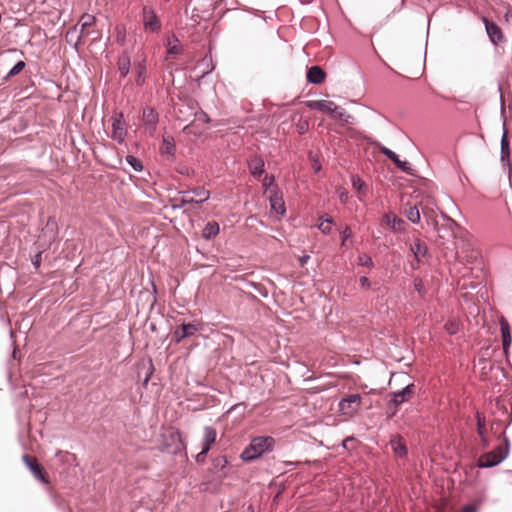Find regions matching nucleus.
<instances>
[{"label":"nucleus","instance_id":"55","mask_svg":"<svg viewBox=\"0 0 512 512\" xmlns=\"http://www.w3.org/2000/svg\"><path fill=\"white\" fill-rule=\"evenodd\" d=\"M456 257H457V259H459L460 261H462L461 256L459 255V253H458V252L456 253Z\"/></svg>","mask_w":512,"mask_h":512},{"label":"nucleus","instance_id":"10","mask_svg":"<svg viewBox=\"0 0 512 512\" xmlns=\"http://www.w3.org/2000/svg\"><path fill=\"white\" fill-rule=\"evenodd\" d=\"M414 392H415V385L408 384L402 390H400L398 392H394L392 394V398H391L390 402L393 403L395 406L400 405V404L408 401L413 396Z\"/></svg>","mask_w":512,"mask_h":512},{"label":"nucleus","instance_id":"45","mask_svg":"<svg viewBox=\"0 0 512 512\" xmlns=\"http://www.w3.org/2000/svg\"><path fill=\"white\" fill-rule=\"evenodd\" d=\"M196 117L199 121H202V122L208 123L210 121L209 117L204 112H200V113L196 114Z\"/></svg>","mask_w":512,"mask_h":512},{"label":"nucleus","instance_id":"32","mask_svg":"<svg viewBox=\"0 0 512 512\" xmlns=\"http://www.w3.org/2000/svg\"><path fill=\"white\" fill-rule=\"evenodd\" d=\"M95 22V17L93 15L85 14L82 16L80 23H81V33L83 34L84 31L92 26Z\"/></svg>","mask_w":512,"mask_h":512},{"label":"nucleus","instance_id":"4","mask_svg":"<svg viewBox=\"0 0 512 512\" xmlns=\"http://www.w3.org/2000/svg\"><path fill=\"white\" fill-rule=\"evenodd\" d=\"M361 396L359 394H351L343 398L339 402V409L343 415L352 416L360 408Z\"/></svg>","mask_w":512,"mask_h":512},{"label":"nucleus","instance_id":"31","mask_svg":"<svg viewBox=\"0 0 512 512\" xmlns=\"http://www.w3.org/2000/svg\"><path fill=\"white\" fill-rule=\"evenodd\" d=\"M174 151V140L172 137H163L161 152L164 154H172Z\"/></svg>","mask_w":512,"mask_h":512},{"label":"nucleus","instance_id":"5","mask_svg":"<svg viewBox=\"0 0 512 512\" xmlns=\"http://www.w3.org/2000/svg\"><path fill=\"white\" fill-rule=\"evenodd\" d=\"M199 330L200 326L198 323H183L175 329L173 339L179 343L184 338L194 336Z\"/></svg>","mask_w":512,"mask_h":512},{"label":"nucleus","instance_id":"39","mask_svg":"<svg viewBox=\"0 0 512 512\" xmlns=\"http://www.w3.org/2000/svg\"><path fill=\"white\" fill-rule=\"evenodd\" d=\"M358 264L366 267H372L373 261L370 256L363 254L358 257Z\"/></svg>","mask_w":512,"mask_h":512},{"label":"nucleus","instance_id":"26","mask_svg":"<svg viewBox=\"0 0 512 512\" xmlns=\"http://www.w3.org/2000/svg\"><path fill=\"white\" fill-rule=\"evenodd\" d=\"M220 231L219 224L217 222H208L203 229V237L205 239H212L218 235Z\"/></svg>","mask_w":512,"mask_h":512},{"label":"nucleus","instance_id":"7","mask_svg":"<svg viewBox=\"0 0 512 512\" xmlns=\"http://www.w3.org/2000/svg\"><path fill=\"white\" fill-rule=\"evenodd\" d=\"M457 227L456 222L452 219L447 218L442 224H435V229L438 235V238L442 240L441 244H444L445 241H448L450 238L454 237V230Z\"/></svg>","mask_w":512,"mask_h":512},{"label":"nucleus","instance_id":"28","mask_svg":"<svg viewBox=\"0 0 512 512\" xmlns=\"http://www.w3.org/2000/svg\"><path fill=\"white\" fill-rule=\"evenodd\" d=\"M352 186L358 192L359 199L362 200V197L368 191L367 185L358 176H353L352 177Z\"/></svg>","mask_w":512,"mask_h":512},{"label":"nucleus","instance_id":"42","mask_svg":"<svg viewBox=\"0 0 512 512\" xmlns=\"http://www.w3.org/2000/svg\"><path fill=\"white\" fill-rule=\"evenodd\" d=\"M351 230L348 226H346L342 232H341V236H342V245H346V242L347 240L351 237Z\"/></svg>","mask_w":512,"mask_h":512},{"label":"nucleus","instance_id":"11","mask_svg":"<svg viewBox=\"0 0 512 512\" xmlns=\"http://www.w3.org/2000/svg\"><path fill=\"white\" fill-rule=\"evenodd\" d=\"M306 106L310 109L318 110L332 115L336 109V103L329 100H311L307 101Z\"/></svg>","mask_w":512,"mask_h":512},{"label":"nucleus","instance_id":"15","mask_svg":"<svg viewBox=\"0 0 512 512\" xmlns=\"http://www.w3.org/2000/svg\"><path fill=\"white\" fill-rule=\"evenodd\" d=\"M217 432L213 427L206 426L204 428V436L202 440V454H207L211 445L216 441Z\"/></svg>","mask_w":512,"mask_h":512},{"label":"nucleus","instance_id":"27","mask_svg":"<svg viewBox=\"0 0 512 512\" xmlns=\"http://www.w3.org/2000/svg\"><path fill=\"white\" fill-rule=\"evenodd\" d=\"M191 193L192 192H190V191L183 192L182 197L179 199V203L174 204L173 209H181V208H184L188 204H198L196 202V201H198V199H195L193 196H191Z\"/></svg>","mask_w":512,"mask_h":512},{"label":"nucleus","instance_id":"50","mask_svg":"<svg viewBox=\"0 0 512 512\" xmlns=\"http://www.w3.org/2000/svg\"><path fill=\"white\" fill-rule=\"evenodd\" d=\"M354 439L352 437H348L343 441V446L347 448L349 446V442H352Z\"/></svg>","mask_w":512,"mask_h":512},{"label":"nucleus","instance_id":"37","mask_svg":"<svg viewBox=\"0 0 512 512\" xmlns=\"http://www.w3.org/2000/svg\"><path fill=\"white\" fill-rule=\"evenodd\" d=\"M332 223L333 220L331 218H327L318 225V228L322 233L329 234L331 232Z\"/></svg>","mask_w":512,"mask_h":512},{"label":"nucleus","instance_id":"19","mask_svg":"<svg viewBox=\"0 0 512 512\" xmlns=\"http://www.w3.org/2000/svg\"><path fill=\"white\" fill-rule=\"evenodd\" d=\"M325 79V72L319 66H312L307 71V80L313 84H320Z\"/></svg>","mask_w":512,"mask_h":512},{"label":"nucleus","instance_id":"29","mask_svg":"<svg viewBox=\"0 0 512 512\" xmlns=\"http://www.w3.org/2000/svg\"><path fill=\"white\" fill-rule=\"evenodd\" d=\"M405 215L409 221H411L413 224H418L420 222V212L416 205L409 206L405 209Z\"/></svg>","mask_w":512,"mask_h":512},{"label":"nucleus","instance_id":"22","mask_svg":"<svg viewBox=\"0 0 512 512\" xmlns=\"http://www.w3.org/2000/svg\"><path fill=\"white\" fill-rule=\"evenodd\" d=\"M509 156H510V146L507 131L504 130V133L501 138V162L503 165L509 166Z\"/></svg>","mask_w":512,"mask_h":512},{"label":"nucleus","instance_id":"18","mask_svg":"<svg viewBox=\"0 0 512 512\" xmlns=\"http://www.w3.org/2000/svg\"><path fill=\"white\" fill-rule=\"evenodd\" d=\"M390 446L397 457H403L407 453L405 442L399 435H395L391 438Z\"/></svg>","mask_w":512,"mask_h":512},{"label":"nucleus","instance_id":"41","mask_svg":"<svg viewBox=\"0 0 512 512\" xmlns=\"http://www.w3.org/2000/svg\"><path fill=\"white\" fill-rule=\"evenodd\" d=\"M274 183V178L272 176H265L264 179H263V186L265 187V190L266 191H274L273 189H271V186L273 185Z\"/></svg>","mask_w":512,"mask_h":512},{"label":"nucleus","instance_id":"6","mask_svg":"<svg viewBox=\"0 0 512 512\" xmlns=\"http://www.w3.org/2000/svg\"><path fill=\"white\" fill-rule=\"evenodd\" d=\"M142 16L143 25L146 31L157 32L160 30V21L152 8L144 7L142 11Z\"/></svg>","mask_w":512,"mask_h":512},{"label":"nucleus","instance_id":"48","mask_svg":"<svg viewBox=\"0 0 512 512\" xmlns=\"http://www.w3.org/2000/svg\"><path fill=\"white\" fill-rule=\"evenodd\" d=\"M309 258V255H303L302 257H300L299 262L301 266H304L308 262Z\"/></svg>","mask_w":512,"mask_h":512},{"label":"nucleus","instance_id":"8","mask_svg":"<svg viewBox=\"0 0 512 512\" xmlns=\"http://www.w3.org/2000/svg\"><path fill=\"white\" fill-rule=\"evenodd\" d=\"M158 123V114L152 108H145L143 110V127L146 133L154 135Z\"/></svg>","mask_w":512,"mask_h":512},{"label":"nucleus","instance_id":"1","mask_svg":"<svg viewBox=\"0 0 512 512\" xmlns=\"http://www.w3.org/2000/svg\"><path fill=\"white\" fill-rule=\"evenodd\" d=\"M273 445L274 439L270 436L255 437L250 445L241 453V458L244 461H252L271 450Z\"/></svg>","mask_w":512,"mask_h":512},{"label":"nucleus","instance_id":"40","mask_svg":"<svg viewBox=\"0 0 512 512\" xmlns=\"http://www.w3.org/2000/svg\"><path fill=\"white\" fill-rule=\"evenodd\" d=\"M477 431L480 437H483L485 431V422L484 418L481 417L479 413H477Z\"/></svg>","mask_w":512,"mask_h":512},{"label":"nucleus","instance_id":"13","mask_svg":"<svg viewBox=\"0 0 512 512\" xmlns=\"http://www.w3.org/2000/svg\"><path fill=\"white\" fill-rule=\"evenodd\" d=\"M486 32L493 44H498L503 40V34L499 26L495 23L490 22L488 19H484Z\"/></svg>","mask_w":512,"mask_h":512},{"label":"nucleus","instance_id":"33","mask_svg":"<svg viewBox=\"0 0 512 512\" xmlns=\"http://www.w3.org/2000/svg\"><path fill=\"white\" fill-rule=\"evenodd\" d=\"M192 194H194L196 197H198L197 203H203L207 201L210 197L209 191L203 189V188H197L191 191Z\"/></svg>","mask_w":512,"mask_h":512},{"label":"nucleus","instance_id":"54","mask_svg":"<svg viewBox=\"0 0 512 512\" xmlns=\"http://www.w3.org/2000/svg\"><path fill=\"white\" fill-rule=\"evenodd\" d=\"M313 167L316 172L320 170V165L317 162L314 163Z\"/></svg>","mask_w":512,"mask_h":512},{"label":"nucleus","instance_id":"17","mask_svg":"<svg viewBox=\"0 0 512 512\" xmlns=\"http://www.w3.org/2000/svg\"><path fill=\"white\" fill-rule=\"evenodd\" d=\"M164 44L169 55H179L183 51V47L180 45L178 38L173 34L167 36Z\"/></svg>","mask_w":512,"mask_h":512},{"label":"nucleus","instance_id":"34","mask_svg":"<svg viewBox=\"0 0 512 512\" xmlns=\"http://www.w3.org/2000/svg\"><path fill=\"white\" fill-rule=\"evenodd\" d=\"M136 69H137V77H136V83L138 85H141L143 84L144 82V77H145V65L143 62H140L136 65Z\"/></svg>","mask_w":512,"mask_h":512},{"label":"nucleus","instance_id":"20","mask_svg":"<svg viewBox=\"0 0 512 512\" xmlns=\"http://www.w3.org/2000/svg\"><path fill=\"white\" fill-rule=\"evenodd\" d=\"M117 65L121 77H126L131 66L130 55L127 52H123L118 58Z\"/></svg>","mask_w":512,"mask_h":512},{"label":"nucleus","instance_id":"36","mask_svg":"<svg viewBox=\"0 0 512 512\" xmlns=\"http://www.w3.org/2000/svg\"><path fill=\"white\" fill-rule=\"evenodd\" d=\"M25 67V63L23 61H19L17 62L12 68L11 70L8 72L7 74V78H10V77H13L17 74H19Z\"/></svg>","mask_w":512,"mask_h":512},{"label":"nucleus","instance_id":"23","mask_svg":"<svg viewBox=\"0 0 512 512\" xmlns=\"http://www.w3.org/2000/svg\"><path fill=\"white\" fill-rule=\"evenodd\" d=\"M331 117L340 120L346 124H353L354 117L346 112V110L336 104V109L333 111Z\"/></svg>","mask_w":512,"mask_h":512},{"label":"nucleus","instance_id":"52","mask_svg":"<svg viewBox=\"0 0 512 512\" xmlns=\"http://www.w3.org/2000/svg\"><path fill=\"white\" fill-rule=\"evenodd\" d=\"M481 441L484 448L488 446V441L485 437V434L483 435V437H481Z\"/></svg>","mask_w":512,"mask_h":512},{"label":"nucleus","instance_id":"49","mask_svg":"<svg viewBox=\"0 0 512 512\" xmlns=\"http://www.w3.org/2000/svg\"><path fill=\"white\" fill-rule=\"evenodd\" d=\"M117 41L123 45L125 42V35L121 32H118Z\"/></svg>","mask_w":512,"mask_h":512},{"label":"nucleus","instance_id":"30","mask_svg":"<svg viewBox=\"0 0 512 512\" xmlns=\"http://www.w3.org/2000/svg\"><path fill=\"white\" fill-rule=\"evenodd\" d=\"M411 251L418 261L420 257L427 253V246L423 242L418 241L411 246Z\"/></svg>","mask_w":512,"mask_h":512},{"label":"nucleus","instance_id":"46","mask_svg":"<svg viewBox=\"0 0 512 512\" xmlns=\"http://www.w3.org/2000/svg\"><path fill=\"white\" fill-rule=\"evenodd\" d=\"M462 512H477L476 506L470 504L463 507Z\"/></svg>","mask_w":512,"mask_h":512},{"label":"nucleus","instance_id":"14","mask_svg":"<svg viewBox=\"0 0 512 512\" xmlns=\"http://www.w3.org/2000/svg\"><path fill=\"white\" fill-rule=\"evenodd\" d=\"M383 222L395 232H403L405 230V221L397 217L394 213L385 214L383 217Z\"/></svg>","mask_w":512,"mask_h":512},{"label":"nucleus","instance_id":"44","mask_svg":"<svg viewBox=\"0 0 512 512\" xmlns=\"http://www.w3.org/2000/svg\"><path fill=\"white\" fill-rule=\"evenodd\" d=\"M361 287L368 289L370 287V281L367 277L363 276L359 279Z\"/></svg>","mask_w":512,"mask_h":512},{"label":"nucleus","instance_id":"51","mask_svg":"<svg viewBox=\"0 0 512 512\" xmlns=\"http://www.w3.org/2000/svg\"><path fill=\"white\" fill-rule=\"evenodd\" d=\"M205 455H206V454H202V451H201V452H199V453L197 454V456H196V460H197L198 462L202 461V460L204 459Z\"/></svg>","mask_w":512,"mask_h":512},{"label":"nucleus","instance_id":"38","mask_svg":"<svg viewBox=\"0 0 512 512\" xmlns=\"http://www.w3.org/2000/svg\"><path fill=\"white\" fill-rule=\"evenodd\" d=\"M445 329L450 335H454L459 330V324L455 320L449 321L448 323H446Z\"/></svg>","mask_w":512,"mask_h":512},{"label":"nucleus","instance_id":"12","mask_svg":"<svg viewBox=\"0 0 512 512\" xmlns=\"http://www.w3.org/2000/svg\"><path fill=\"white\" fill-rule=\"evenodd\" d=\"M380 152L393 161L400 170L411 174V165L406 161H401L392 150L383 146L380 148Z\"/></svg>","mask_w":512,"mask_h":512},{"label":"nucleus","instance_id":"47","mask_svg":"<svg viewBox=\"0 0 512 512\" xmlns=\"http://www.w3.org/2000/svg\"><path fill=\"white\" fill-rule=\"evenodd\" d=\"M339 199L342 203H346L348 200V193L346 191L339 192Z\"/></svg>","mask_w":512,"mask_h":512},{"label":"nucleus","instance_id":"16","mask_svg":"<svg viewBox=\"0 0 512 512\" xmlns=\"http://www.w3.org/2000/svg\"><path fill=\"white\" fill-rule=\"evenodd\" d=\"M269 202L271 210H273L277 215L283 216L285 214V205L284 201L281 197H279L275 191H270Z\"/></svg>","mask_w":512,"mask_h":512},{"label":"nucleus","instance_id":"3","mask_svg":"<svg viewBox=\"0 0 512 512\" xmlns=\"http://www.w3.org/2000/svg\"><path fill=\"white\" fill-rule=\"evenodd\" d=\"M111 138L119 144L123 143L127 135L126 121L122 112H115L111 117Z\"/></svg>","mask_w":512,"mask_h":512},{"label":"nucleus","instance_id":"2","mask_svg":"<svg viewBox=\"0 0 512 512\" xmlns=\"http://www.w3.org/2000/svg\"><path fill=\"white\" fill-rule=\"evenodd\" d=\"M508 440L505 439L504 445H499L496 449L482 455L479 458L478 466L490 468L500 464L508 455Z\"/></svg>","mask_w":512,"mask_h":512},{"label":"nucleus","instance_id":"56","mask_svg":"<svg viewBox=\"0 0 512 512\" xmlns=\"http://www.w3.org/2000/svg\"><path fill=\"white\" fill-rule=\"evenodd\" d=\"M219 461L223 462V464H225L227 462L226 459H224V458L220 459Z\"/></svg>","mask_w":512,"mask_h":512},{"label":"nucleus","instance_id":"25","mask_svg":"<svg viewBox=\"0 0 512 512\" xmlns=\"http://www.w3.org/2000/svg\"><path fill=\"white\" fill-rule=\"evenodd\" d=\"M501 335H502L503 349H504V352L507 353V351L511 345V335H510L509 324L504 319L501 320Z\"/></svg>","mask_w":512,"mask_h":512},{"label":"nucleus","instance_id":"24","mask_svg":"<svg viewBox=\"0 0 512 512\" xmlns=\"http://www.w3.org/2000/svg\"><path fill=\"white\" fill-rule=\"evenodd\" d=\"M331 117L340 120L346 124H353L354 117L346 112V110L336 104V109L333 111Z\"/></svg>","mask_w":512,"mask_h":512},{"label":"nucleus","instance_id":"57","mask_svg":"<svg viewBox=\"0 0 512 512\" xmlns=\"http://www.w3.org/2000/svg\"><path fill=\"white\" fill-rule=\"evenodd\" d=\"M511 17H512V14H511Z\"/></svg>","mask_w":512,"mask_h":512},{"label":"nucleus","instance_id":"53","mask_svg":"<svg viewBox=\"0 0 512 512\" xmlns=\"http://www.w3.org/2000/svg\"><path fill=\"white\" fill-rule=\"evenodd\" d=\"M180 173L189 175L190 174V170L188 168H185L183 170H180Z\"/></svg>","mask_w":512,"mask_h":512},{"label":"nucleus","instance_id":"35","mask_svg":"<svg viewBox=\"0 0 512 512\" xmlns=\"http://www.w3.org/2000/svg\"><path fill=\"white\" fill-rule=\"evenodd\" d=\"M126 161L137 172H139L143 169L141 162L136 157H134L132 155H128L126 157Z\"/></svg>","mask_w":512,"mask_h":512},{"label":"nucleus","instance_id":"43","mask_svg":"<svg viewBox=\"0 0 512 512\" xmlns=\"http://www.w3.org/2000/svg\"><path fill=\"white\" fill-rule=\"evenodd\" d=\"M414 289L419 293H424V285L421 279H415L414 280Z\"/></svg>","mask_w":512,"mask_h":512},{"label":"nucleus","instance_id":"9","mask_svg":"<svg viewBox=\"0 0 512 512\" xmlns=\"http://www.w3.org/2000/svg\"><path fill=\"white\" fill-rule=\"evenodd\" d=\"M22 459L37 480L43 483H47L46 475L43 471V468L37 463L36 458L30 457L29 455L25 454L23 455Z\"/></svg>","mask_w":512,"mask_h":512},{"label":"nucleus","instance_id":"21","mask_svg":"<svg viewBox=\"0 0 512 512\" xmlns=\"http://www.w3.org/2000/svg\"><path fill=\"white\" fill-rule=\"evenodd\" d=\"M249 168L253 177L259 179L264 172V161L260 157H254L249 161Z\"/></svg>","mask_w":512,"mask_h":512}]
</instances>
